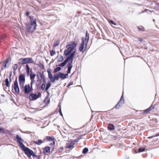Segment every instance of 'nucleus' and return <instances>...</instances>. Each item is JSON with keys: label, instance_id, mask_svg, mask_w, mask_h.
<instances>
[{"label": "nucleus", "instance_id": "6", "mask_svg": "<svg viewBox=\"0 0 159 159\" xmlns=\"http://www.w3.org/2000/svg\"><path fill=\"white\" fill-rule=\"evenodd\" d=\"M19 84L20 88H23L24 84L25 81V75H20L19 76Z\"/></svg>", "mask_w": 159, "mask_h": 159}, {"label": "nucleus", "instance_id": "13", "mask_svg": "<svg viewBox=\"0 0 159 159\" xmlns=\"http://www.w3.org/2000/svg\"><path fill=\"white\" fill-rule=\"evenodd\" d=\"M76 54V52L75 51H73L70 54V55L67 57V58H68V59L70 61H71V62L72 63L73 59L74 57V56L75 54Z\"/></svg>", "mask_w": 159, "mask_h": 159}, {"label": "nucleus", "instance_id": "38", "mask_svg": "<svg viewBox=\"0 0 159 159\" xmlns=\"http://www.w3.org/2000/svg\"><path fill=\"white\" fill-rule=\"evenodd\" d=\"M150 110L149 108L145 110H144V111L143 112V113H148L150 111Z\"/></svg>", "mask_w": 159, "mask_h": 159}, {"label": "nucleus", "instance_id": "31", "mask_svg": "<svg viewBox=\"0 0 159 159\" xmlns=\"http://www.w3.org/2000/svg\"><path fill=\"white\" fill-rule=\"evenodd\" d=\"M145 148H141L139 149L138 152H142L144 151H145Z\"/></svg>", "mask_w": 159, "mask_h": 159}, {"label": "nucleus", "instance_id": "24", "mask_svg": "<svg viewBox=\"0 0 159 159\" xmlns=\"http://www.w3.org/2000/svg\"><path fill=\"white\" fill-rule=\"evenodd\" d=\"M46 138L47 140L50 141L53 140L55 139L53 136H46Z\"/></svg>", "mask_w": 159, "mask_h": 159}, {"label": "nucleus", "instance_id": "5", "mask_svg": "<svg viewBox=\"0 0 159 159\" xmlns=\"http://www.w3.org/2000/svg\"><path fill=\"white\" fill-rule=\"evenodd\" d=\"M68 76L67 74H64L60 72H58V73H55L54 74V77H56V80H58L59 78L64 79L66 78Z\"/></svg>", "mask_w": 159, "mask_h": 159}, {"label": "nucleus", "instance_id": "9", "mask_svg": "<svg viewBox=\"0 0 159 159\" xmlns=\"http://www.w3.org/2000/svg\"><path fill=\"white\" fill-rule=\"evenodd\" d=\"M33 89V88H31L30 84L26 85L24 87V93L25 94H28L30 93Z\"/></svg>", "mask_w": 159, "mask_h": 159}, {"label": "nucleus", "instance_id": "40", "mask_svg": "<svg viewBox=\"0 0 159 159\" xmlns=\"http://www.w3.org/2000/svg\"><path fill=\"white\" fill-rule=\"evenodd\" d=\"M45 84H43L41 86V89L42 90H44L45 89Z\"/></svg>", "mask_w": 159, "mask_h": 159}, {"label": "nucleus", "instance_id": "4", "mask_svg": "<svg viewBox=\"0 0 159 159\" xmlns=\"http://www.w3.org/2000/svg\"><path fill=\"white\" fill-rule=\"evenodd\" d=\"M34 61L31 58H21L19 60V63L20 64L22 65L28 63H32Z\"/></svg>", "mask_w": 159, "mask_h": 159}, {"label": "nucleus", "instance_id": "21", "mask_svg": "<svg viewBox=\"0 0 159 159\" xmlns=\"http://www.w3.org/2000/svg\"><path fill=\"white\" fill-rule=\"evenodd\" d=\"M9 60L8 59H7L6 60L3 62V65L4 66V68H5L7 67H8L9 66H7V64L9 62Z\"/></svg>", "mask_w": 159, "mask_h": 159}, {"label": "nucleus", "instance_id": "37", "mask_svg": "<svg viewBox=\"0 0 159 159\" xmlns=\"http://www.w3.org/2000/svg\"><path fill=\"white\" fill-rule=\"evenodd\" d=\"M40 77L41 78V79H42V80L45 79V76L44 75V74L43 73L42 74L41 73H40Z\"/></svg>", "mask_w": 159, "mask_h": 159}, {"label": "nucleus", "instance_id": "22", "mask_svg": "<svg viewBox=\"0 0 159 159\" xmlns=\"http://www.w3.org/2000/svg\"><path fill=\"white\" fill-rule=\"evenodd\" d=\"M44 152H46L49 153L50 152V148L48 146L45 147L44 149Z\"/></svg>", "mask_w": 159, "mask_h": 159}, {"label": "nucleus", "instance_id": "3", "mask_svg": "<svg viewBox=\"0 0 159 159\" xmlns=\"http://www.w3.org/2000/svg\"><path fill=\"white\" fill-rule=\"evenodd\" d=\"M76 44L73 42H71L70 43L66 46L67 50H66L64 51V55L67 56L70 54L75 49L76 47Z\"/></svg>", "mask_w": 159, "mask_h": 159}, {"label": "nucleus", "instance_id": "41", "mask_svg": "<svg viewBox=\"0 0 159 159\" xmlns=\"http://www.w3.org/2000/svg\"><path fill=\"white\" fill-rule=\"evenodd\" d=\"M12 74V72H11L10 73V74L9 75V81H10V82H11L12 81V79H11Z\"/></svg>", "mask_w": 159, "mask_h": 159}, {"label": "nucleus", "instance_id": "1", "mask_svg": "<svg viewBox=\"0 0 159 159\" xmlns=\"http://www.w3.org/2000/svg\"><path fill=\"white\" fill-rule=\"evenodd\" d=\"M30 20L29 23L26 25V31L28 32L32 33L35 30L36 19L33 16H29Z\"/></svg>", "mask_w": 159, "mask_h": 159}, {"label": "nucleus", "instance_id": "27", "mask_svg": "<svg viewBox=\"0 0 159 159\" xmlns=\"http://www.w3.org/2000/svg\"><path fill=\"white\" fill-rule=\"evenodd\" d=\"M5 85L7 87H9L10 86V84L9 83V81L8 80V78H7L5 80Z\"/></svg>", "mask_w": 159, "mask_h": 159}, {"label": "nucleus", "instance_id": "42", "mask_svg": "<svg viewBox=\"0 0 159 159\" xmlns=\"http://www.w3.org/2000/svg\"><path fill=\"white\" fill-rule=\"evenodd\" d=\"M31 155H32L33 157H36L37 155L35 154L34 152L33 151L31 153Z\"/></svg>", "mask_w": 159, "mask_h": 159}, {"label": "nucleus", "instance_id": "35", "mask_svg": "<svg viewBox=\"0 0 159 159\" xmlns=\"http://www.w3.org/2000/svg\"><path fill=\"white\" fill-rule=\"evenodd\" d=\"M17 65L16 64H15L13 66L12 68L14 70H15L17 68Z\"/></svg>", "mask_w": 159, "mask_h": 159}, {"label": "nucleus", "instance_id": "29", "mask_svg": "<svg viewBox=\"0 0 159 159\" xmlns=\"http://www.w3.org/2000/svg\"><path fill=\"white\" fill-rule=\"evenodd\" d=\"M64 60L63 57L62 55L59 56V58L57 60V61L59 62H61L63 61Z\"/></svg>", "mask_w": 159, "mask_h": 159}, {"label": "nucleus", "instance_id": "18", "mask_svg": "<svg viewBox=\"0 0 159 159\" xmlns=\"http://www.w3.org/2000/svg\"><path fill=\"white\" fill-rule=\"evenodd\" d=\"M34 142L37 145H40L42 143L44 142V141H43L42 140L40 139H39L37 140L34 141Z\"/></svg>", "mask_w": 159, "mask_h": 159}, {"label": "nucleus", "instance_id": "46", "mask_svg": "<svg viewBox=\"0 0 159 159\" xmlns=\"http://www.w3.org/2000/svg\"><path fill=\"white\" fill-rule=\"evenodd\" d=\"M34 82H35V80H31V83H30V85H31V88L32 87L33 84V83Z\"/></svg>", "mask_w": 159, "mask_h": 159}, {"label": "nucleus", "instance_id": "51", "mask_svg": "<svg viewBox=\"0 0 159 159\" xmlns=\"http://www.w3.org/2000/svg\"><path fill=\"white\" fill-rule=\"evenodd\" d=\"M79 140H80V139L78 138L77 139H76L75 140V142L77 143L79 141Z\"/></svg>", "mask_w": 159, "mask_h": 159}, {"label": "nucleus", "instance_id": "52", "mask_svg": "<svg viewBox=\"0 0 159 159\" xmlns=\"http://www.w3.org/2000/svg\"><path fill=\"white\" fill-rule=\"evenodd\" d=\"M30 14V12L28 11H26V15L28 16H29V15Z\"/></svg>", "mask_w": 159, "mask_h": 159}, {"label": "nucleus", "instance_id": "34", "mask_svg": "<svg viewBox=\"0 0 159 159\" xmlns=\"http://www.w3.org/2000/svg\"><path fill=\"white\" fill-rule=\"evenodd\" d=\"M108 22L110 24H113L114 25H116L117 24L115 22H114L112 20H110L108 21Z\"/></svg>", "mask_w": 159, "mask_h": 159}, {"label": "nucleus", "instance_id": "44", "mask_svg": "<svg viewBox=\"0 0 159 159\" xmlns=\"http://www.w3.org/2000/svg\"><path fill=\"white\" fill-rule=\"evenodd\" d=\"M4 132V129L1 128H0V133H3Z\"/></svg>", "mask_w": 159, "mask_h": 159}, {"label": "nucleus", "instance_id": "49", "mask_svg": "<svg viewBox=\"0 0 159 159\" xmlns=\"http://www.w3.org/2000/svg\"><path fill=\"white\" fill-rule=\"evenodd\" d=\"M73 84V82H70L68 84V86H70L71 85H72V84Z\"/></svg>", "mask_w": 159, "mask_h": 159}, {"label": "nucleus", "instance_id": "30", "mask_svg": "<svg viewBox=\"0 0 159 159\" xmlns=\"http://www.w3.org/2000/svg\"><path fill=\"white\" fill-rule=\"evenodd\" d=\"M88 151V149L87 148H85L82 151V153L83 154L86 153Z\"/></svg>", "mask_w": 159, "mask_h": 159}, {"label": "nucleus", "instance_id": "50", "mask_svg": "<svg viewBox=\"0 0 159 159\" xmlns=\"http://www.w3.org/2000/svg\"><path fill=\"white\" fill-rule=\"evenodd\" d=\"M59 113L60 114V115L61 116H62V112H61V108L59 110Z\"/></svg>", "mask_w": 159, "mask_h": 159}, {"label": "nucleus", "instance_id": "36", "mask_svg": "<svg viewBox=\"0 0 159 159\" xmlns=\"http://www.w3.org/2000/svg\"><path fill=\"white\" fill-rule=\"evenodd\" d=\"M60 43V41L59 40H57L56 42L54 44V46L56 47Z\"/></svg>", "mask_w": 159, "mask_h": 159}, {"label": "nucleus", "instance_id": "58", "mask_svg": "<svg viewBox=\"0 0 159 159\" xmlns=\"http://www.w3.org/2000/svg\"><path fill=\"white\" fill-rule=\"evenodd\" d=\"M47 93H48V95H49V92L48 91H47Z\"/></svg>", "mask_w": 159, "mask_h": 159}, {"label": "nucleus", "instance_id": "20", "mask_svg": "<svg viewBox=\"0 0 159 159\" xmlns=\"http://www.w3.org/2000/svg\"><path fill=\"white\" fill-rule=\"evenodd\" d=\"M74 147L72 143H67L66 148H67L72 149Z\"/></svg>", "mask_w": 159, "mask_h": 159}, {"label": "nucleus", "instance_id": "17", "mask_svg": "<svg viewBox=\"0 0 159 159\" xmlns=\"http://www.w3.org/2000/svg\"><path fill=\"white\" fill-rule=\"evenodd\" d=\"M108 128L110 130H113L115 128L114 125L111 124H109L108 125Z\"/></svg>", "mask_w": 159, "mask_h": 159}, {"label": "nucleus", "instance_id": "15", "mask_svg": "<svg viewBox=\"0 0 159 159\" xmlns=\"http://www.w3.org/2000/svg\"><path fill=\"white\" fill-rule=\"evenodd\" d=\"M72 63L71 62V61L70 63H68L67 65V66L68 67V70L67 71V74H69L71 70L72 67Z\"/></svg>", "mask_w": 159, "mask_h": 159}, {"label": "nucleus", "instance_id": "55", "mask_svg": "<svg viewBox=\"0 0 159 159\" xmlns=\"http://www.w3.org/2000/svg\"><path fill=\"white\" fill-rule=\"evenodd\" d=\"M148 10L147 9H145L144 11H142L139 14H141V13H144V12H145V11H146L147 10Z\"/></svg>", "mask_w": 159, "mask_h": 159}, {"label": "nucleus", "instance_id": "14", "mask_svg": "<svg viewBox=\"0 0 159 159\" xmlns=\"http://www.w3.org/2000/svg\"><path fill=\"white\" fill-rule=\"evenodd\" d=\"M48 77L50 79L51 81L52 82H55V80H56V77H53L52 76V75L51 73L50 72V71H48Z\"/></svg>", "mask_w": 159, "mask_h": 159}, {"label": "nucleus", "instance_id": "8", "mask_svg": "<svg viewBox=\"0 0 159 159\" xmlns=\"http://www.w3.org/2000/svg\"><path fill=\"white\" fill-rule=\"evenodd\" d=\"M41 95V93L39 92L37 95L33 93H31L29 96V99L30 100H35L38 98Z\"/></svg>", "mask_w": 159, "mask_h": 159}, {"label": "nucleus", "instance_id": "26", "mask_svg": "<svg viewBox=\"0 0 159 159\" xmlns=\"http://www.w3.org/2000/svg\"><path fill=\"white\" fill-rule=\"evenodd\" d=\"M61 68L60 67H57L54 70L53 73H56L60 71L61 70Z\"/></svg>", "mask_w": 159, "mask_h": 159}, {"label": "nucleus", "instance_id": "45", "mask_svg": "<svg viewBox=\"0 0 159 159\" xmlns=\"http://www.w3.org/2000/svg\"><path fill=\"white\" fill-rule=\"evenodd\" d=\"M148 108L149 109H150V110L151 111L154 108V106H153L152 105H151Z\"/></svg>", "mask_w": 159, "mask_h": 159}, {"label": "nucleus", "instance_id": "7", "mask_svg": "<svg viewBox=\"0 0 159 159\" xmlns=\"http://www.w3.org/2000/svg\"><path fill=\"white\" fill-rule=\"evenodd\" d=\"M23 151H24L25 153L29 157H30L31 156V153L33 151L29 149L28 147L25 146L24 147L21 148Z\"/></svg>", "mask_w": 159, "mask_h": 159}, {"label": "nucleus", "instance_id": "47", "mask_svg": "<svg viewBox=\"0 0 159 159\" xmlns=\"http://www.w3.org/2000/svg\"><path fill=\"white\" fill-rule=\"evenodd\" d=\"M6 37V36L5 35L3 34L1 37V39H4Z\"/></svg>", "mask_w": 159, "mask_h": 159}, {"label": "nucleus", "instance_id": "32", "mask_svg": "<svg viewBox=\"0 0 159 159\" xmlns=\"http://www.w3.org/2000/svg\"><path fill=\"white\" fill-rule=\"evenodd\" d=\"M138 28L139 30L140 31H144L145 30V28L142 26L138 27Z\"/></svg>", "mask_w": 159, "mask_h": 159}, {"label": "nucleus", "instance_id": "43", "mask_svg": "<svg viewBox=\"0 0 159 159\" xmlns=\"http://www.w3.org/2000/svg\"><path fill=\"white\" fill-rule=\"evenodd\" d=\"M159 135V134H156L155 135H153V136H151V137H148V139L152 138L153 137H155L157 136H158Z\"/></svg>", "mask_w": 159, "mask_h": 159}, {"label": "nucleus", "instance_id": "54", "mask_svg": "<svg viewBox=\"0 0 159 159\" xmlns=\"http://www.w3.org/2000/svg\"><path fill=\"white\" fill-rule=\"evenodd\" d=\"M36 158H37V159H40V157L39 156H37L36 157Z\"/></svg>", "mask_w": 159, "mask_h": 159}, {"label": "nucleus", "instance_id": "48", "mask_svg": "<svg viewBox=\"0 0 159 159\" xmlns=\"http://www.w3.org/2000/svg\"><path fill=\"white\" fill-rule=\"evenodd\" d=\"M138 40L140 42H142L143 41V39L141 38H138Z\"/></svg>", "mask_w": 159, "mask_h": 159}, {"label": "nucleus", "instance_id": "19", "mask_svg": "<svg viewBox=\"0 0 159 159\" xmlns=\"http://www.w3.org/2000/svg\"><path fill=\"white\" fill-rule=\"evenodd\" d=\"M30 79L31 80H34L36 76L35 74L33 73L32 71H30Z\"/></svg>", "mask_w": 159, "mask_h": 159}, {"label": "nucleus", "instance_id": "12", "mask_svg": "<svg viewBox=\"0 0 159 159\" xmlns=\"http://www.w3.org/2000/svg\"><path fill=\"white\" fill-rule=\"evenodd\" d=\"M125 102V100L124 98L123 97V95H122L121 96L120 99L118 102L115 108L116 109L119 108L120 107H121L122 104H123Z\"/></svg>", "mask_w": 159, "mask_h": 159}, {"label": "nucleus", "instance_id": "10", "mask_svg": "<svg viewBox=\"0 0 159 159\" xmlns=\"http://www.w3.org/2000/svg\"><path fill=\"white\" fill-rule=\"evenodd\" d=\"M16 138L17 140V142L19 143L21 148L22 147H24L25 145L23 144V143L24 142V140L21 138V137H20L18 135L16 136Z\"/></svg>", "mask_w": 159, "mask_h": 159}, {"label": "nucleus", "instance_id": "60", "mask_svg": "<svg viewBox=\"0 0 159 159\" xmlns=\"http://www.w3.org/2000/svg\"><path fill=\"white\" fill-rule=\"evenodd\" d=\"M3 68H2V70H3Z\"/></svg>", "mask_w": 159, "mask_h": 159}, {"label": "nucleus", "instance_id": "16", "mask_svg": "<svg viewBox=\"0 0 159 159\" xmlns=\"http://www.w3.org/2000/svg\"><path fill=\"white\" fill-rule=\"evenodd\" d=\"M69 61H70L68 59V58H66L63 62L60 64L58 66L61 67H64Z\"/></svg>", "mask_w": 159, "mask_h": 159}, {"label": "nucleus", "instance_id": "56", "mask_svg": "<svg viewBox=\"0 0 159 159\" xmlns=\"http://www.w3.org/2000/svg\"><path fill=\"white\" fill-rule=\"evenodd\" d=\"M75 143L76 142L75 141V140H74L72 141L71 143L73 145L75 144Z\"/></svg>", "mask_w": 159, "mask_h": 159}, {"label": "nucleus", "instance_id": "11", "mask_svg": "<svg viewBox=\"0 0 159 159\" xmlns=\"http://www.w3.org/2000/svg\"><path fill=\"white\" fill-rule=\"evenodd\" d=\"M14 89L16 93L17 94H19L20 93V90L18 82L16 79V80L14 83Z\"/></svg>", "mask_w": 159, "mask_h": 159}, {"label": "nucleus", "instance_id": "57", "mask_svg": "<svg viewBox=\"0 0 159 159\" xmlns=\"http://www.w3.org/2000/svg\"><path fill=\"white\" fill-rule=\"evenodd\" d=\"M52 145H54L55 144V142H53L52 143H51Z\"/></svg>", "mask_w": 159, "mask_h": 159}, {"label": "nucleus", "instance_id": "39", "mask_svg": "<svg viewBox=\"0 0 159 159\" xmlns=\"http://www.w3.org/2000/svg\"><path fill=\"white\" fill-rule=\"evenodd\" d=\"M56 54V52L55 51H50V55L51 56H53L54 54Z\"/></svg>", "mask_w": 159, "mask_h": 159}, {"label": "nucleus", "instance_id": "23", "mask_svg": "<svg viewBox=\"0 0 159 159\" xmlns=\"http://www.w3.org/2000/svg\"><path fill=\"white\" fill-rule=\"evenodd\" d=\"M50 101V99L49 98L48 96H47L44 99V102L47 104H48L49 103Z\"/></svg>", "mask_w": 159, "mask_h": 159}, {"label": "nucleus", "instance_id": "2", "mask_svg": "<svg viewBox=\"0 0 159 159\" xmlns=\"http://www.w3.org/2000/svg\"><path fill=\"white\" fill-rule=\"evenodd\" d=\"M89 39V34L87 31L86 34L85 38H82V42L79 48V50L82 53L84 52L86 50L88 43Z\"/></svg>", "mask_w": 159, "mask_h": 159}, {"label": "nucleus", "instance_id": "33", "mask_svg": "<svg viewBox=\"0 0 159 159\" xmlns=\"http://www.w3.org/2000/svg\"><path fill=\"white\" fill-rule=\"evenodd\" d=\"M41 81L40 80H38L37 81L36 83V86H39L41 83Z\"/></svg>", "mask_w": 159, "mask_h": 159}, {"label": "nucleus", "instance_id": "53", "mask_svg": "<svg viewBox=\"0 0 159 159\" xmlns=\"http://www.w3.org/2000/svg\"><path fill=\"white\" fill-rule=\"evenodd\" d=\"M43 84L44 83L45 84H46V79H44L43 80Z\"/></svg>", "mask_w": 159, "mask_h": 159}, {"label": "nucleus", "instance_id": "25", "mask_svg": "<svg viewBox=\"0 0 159 159\" xmlns=\"http://www.w3.org/2000/svg\"><path fill=\"white\" fill-rule=\"evenodd\" d=\"M26 71L27 73V74L28 75H29L30 74V67H29V65H26Z\"/></svg>", "mask_w": 159, "mask_h": 159}, {"label": "nucleus", "instance_id": "59", "mask_svg": "<svg viewBox=\"0 0 159 159\" xmlns=\"http://www.w3.org/2000/svg\"><path fill=\"white\" fill-rule=\"evenodd\" d=\"M1 95L3 97H4V95Z\"/></svg>", "mask_w": 159, "mask_h": 159}, {"label": "nucleus", "instance_id": "28", "mask_svg": "<svg viewBox=\"0 0 159 159\" xmlns=\"http://www.w3.org/2000/svg\"><path fill=\"white\" fill-rule=\"evenodd\" d=\"M51 85V84L50 82H49L46 85V88H45V90H47L50 88Z\"/></svg>", "mask_w": 159, "mask_h": 159}]
</instances>
